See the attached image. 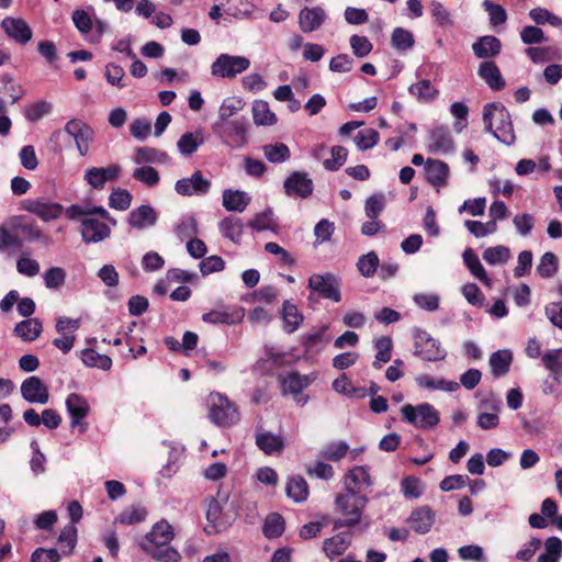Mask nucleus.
I'll list each match as a JSON object with an SVG mask.
<instances>
[{
  "instance_id": "nucleus-14",
  "label": "nucleus",
  "mask_w": 562,
  "mask_h": 562,
  "mask_svg": "<svg viewBox=\"0 0 562 562\" xmlns=\"http://www.w3.org/2000/svg\"><path fill=\"white\" fill-rule=\"evenodd\" d=\"M5 35L20 45H26L33 36V31L22 18L5 16L1 23Z\"/></svg>"
},
{
  "instance_id": "nucleus-55",
  "label": "nucleus",
  "mask_w": 562,
  "mask_h": 562,
  "mask_svg": "<svg viewBox=\"0 0 562 562\" xmlns=\"http://www.w3.org/2000/svg\"><path fill=\"white\" fill-rule=\"evenodd\" d=\"M380 266V259L375 251H369L359 257L357 268L364 278H372Z\"/></svg>"
},
{
  "instance_id": "nucleus-46",
  "label": "nucleus",
  "mask_w": 562,
  "mask_h": 562,
  "mask_svg": "<svg viewBox=\"0 0 562 562\" xmlns=\"http://www.w3.org/2000/svg\"><path fill=\"white\" fill-rule=\"evenodd\" d=\"M541 361L554 381L560 382L562 379V348L548 350L542 355Z\"/></svg>"
},
{
  "instance_id": "nucleus-54",
  "label": "nucleus",
  "mask_w": 562,
  "mask_h": 562,
  "mask_svg": "<svg viewBox=\"0 0 562 562\" xmlns=\"http://www.w3.org/2000/svg\"><path fill=\"white\" fill-rule=\"evenodd\" d=\"M391 43L396 50L405 52L414 47L415 38L411 31L395 27L391 35Z\"/></svg>"
},
{
  "instance_id": "nucleus-36",
  "label": "nucleus",
  "mask_w": 562,
  "mask_h": 562,
  "mask_svg": "<svg viewBox=\"0 0 562 562\" xmlns=\"http://www.w3.org/2000/svg\"><path fill=\"white\" fill-rule=\"evenodd\" d=\"M415 382L420 389H427L430 391L440 390L451 393L460 387V384L456 381H447L442 378H434L428 374L417 375L415 378Z\"/></svg>"
},
{
  "instance_id": "nucleus-53",
  "label": "nucleus",
  "mask_w": 562,
  "mask_h": 562,
  "mask_svg": "<svg viewBox=\"0 0 562 562\" xmlns=\"http://www.w3.org/2000/svg\"><path fill=\"white\" fill-rule=\"evenodd\" d=\"M392 339L389 336H382L374 342V348L376 350L375 359L372 366L375 369H381L382 363H386L391 360L392 357Z\"/></svg>"
},
{
  "instance_id": "nucleus-57",
  "label": "nucleus",
  "mask_w": 562,
  "mask_h": 562,
  "mask_svg": "<svg viewBox=\"0 0 562 562\" xmlns=\"http://www.w3.org/2000/svg\"><path fill=\"white\" fill-rule=\"evenodd\" d=\"M482 257L491 266L505 265L510 258V250L503 245L488 247L483 251Z\"/></svg>"
},
{
  "instance_id": "nucleus-34",
  "label": "nucleus",
  "mask_w": 562,
  "mask_h": 562,
  "mask_svg": "<svg viewBox=\"0 0 562 562\" xmlns=\"http://www.w3.org/2000/svg\"><path fill=\"white\" fill-rule=\"evenodd\" d=\"M280 314L283 321V330L288 334L294 333L304 319L297 306L290 300L283 302Z\"/></svg>"
},
{
  "instance_id": "nucleus-62",
  "label": "nucleus",
  "mask_w": 562,
  "mask_h": 562,
  "mask_svg": "<svg viewBox=\"0 0 562 562\" xmlns=\"http://www.w3.org/2000/svg\"><path fill=\"white\" fill-rule=\"evenodd\" d=\"M558 271V258L553 252H546L540 258L537 272L542 278H551Z\"/></svg>"
},
{
  "instance_id": "nucleus-45",
  "label": "nucleus",
  "mask_w": 562,
  "mask_h": 562,
  "mask_svg": "<svg viewBox=\"0 0 562 562\" xmlns=\"http://www.w3.org/2000/svg\"><path fill=\"white\" fill-rule=\"evenodd\" d=\"M408 92L423 103L432 102L439 94L438 89H436L428 79H423L411 85Z\"/></svg>"
},
{
  "instance_id": "nucleus-24",
  "label": "nucleus",
  "mask_w": 562,
  "mask_h": 562,
  "mask_svg": "<svg viewBox=\"0 0 562 562\" xmlns=\"http://www.w3.org/2000/svg\"><path fill=\"white\" fill-rule=\"evenodd\" d=\"M315 376L311 374H301L296 371H291L286 375L280 376L282 392L284 394L290 393L297 396L302 391L311 385Z\"/></svg>"
},
{
  "instance_id": "nucleus-8",
  "label": "nucleus",
  "mask_w": 562,
  "mask_h": 562,
  "mask_svg": "<svg viewBox=\"0 0 562 562\" xmlns=\"http://www.w3.org/2000/svg\"><path fill=\"white\" fill-rule=\"evenodd\" d=\"M250 66V60L244 56H233L221 54L211 66L213 76L221 78H234L246 71Z\"/></svg>"
},
{
  "instance_id": "nucleus-25",
  "label": "nucleus",
  "mask_w": 562,
  "mask_h": 562,
  "mask_svg": "<svg viewBox=\"0 0 562 562\" xmlns=\"http://www.w3.org/2000/svg\"><path fill=\"white\" fill-rule=\"evenodd\" d=\"M435 517V512L430 507L422 506L411 513L407 522L416 533L425 535L430 531Z\"/></svg>"
},
{
  "instance_id": "nucleus-30",
  "label": "nucleus",
  "mask_w": 562,
  "mask_h": 562,
  "mask_svg": "<svg viewBox=\"0 0 562 562\" xmlns=\"http://www.w3.org/2000/svg\"><path fill=\"white\" fill-rule=\"evenodd\" d=\"M173 528L165 519L156 522L151 530L146 533L142 543H150L153 546H167L173 539Z\"/></svg>"
},
{
  "instance_id": "nucleus-9",
  "label": "nucleus",
  "mask_w": 562,
  "mask_h": 562,
  "mask_svg": "<svg viewBox=\"0 0 562 562\" xmlns=\"http://www.w3.org/2000/svg\"><path fill=\"white\" fill-rule=\"evenodd\" d=\"M211 187V180L201 170H195L190 177L177 180L175 191L181 196H203L210 192Z\"/></svg>"
},
{
  "instance_id": "nucleus-11",
  "label": "nucleus",
  "mask_w": 562,
  "mask_h": 562,
  "mask_svg": "<svg viewBox=\"0 0 562 562\" xmlns=\"http://www.w3.org/2000/svg\"><path fill=\"white\" fill-rule=\"evenodd\" d=\"M65 404L70 416L71 428L78 427L81 434L86 432L88 423L85 419L90 412V405L87 398L78 393H70Z\"/></svg>"
},
{
  "instance_id": "nucleus-22",
  "label": "nucleus",
  "mask_w": 562,
  "mask_h": 562,
  "mask_svg": "<svg viewBox=\"0 0 562 562\" xmlns=\"http://www.w3.org/2000/svg\"><path fill=\"white\" fill-rule=\"evenodd\" d=\"M327 14L322 7H305L299 13V26L303 33L318 30L325 22Z\"/></svg>"
},
{
  "instance_id": "nucleus-60",
  "label": "nucleus",
  "mask_w": 562,
  "mask_h": 562,
  "mask_svg": "<svg viewBox=\"0 0 562 562\" xmlns=\"http://www.w3.org/2000/svg\"><path fill=\"white\" fill-rule=\"evenodd\" d=\"M284 519L279 514H271L266 518L262 531L267 538H278L284 532Z\"/></svg>"
},
{
  "instance_id": "nucleus-4",
  "label": "nucleus",
  "mask_w": 562,
  "mask_h": 562,
  "mask_svg": "<svg viewBox=\"0 0 562 562\" xmlns=\"http://www.w3.org/2000/svg\"><path fill=\"white\" fill-rule=\"evenodd\" d=\"M401 413L404 422L422 430L432 429L440 422L439 412L429 403L405 404Z\"/></svg>"
},
{
  "instance_id": "nucleus-40",
  "label": "nucleus",
  "mask_w": 562,
  "mask_h": 562,
  "mask_svg": "<svg viewBox=\"0 0 562 562\" xmlns=\"http://www.w3.org/2000/svg\"><path fill=\"white\" fill-rule=\"evenodd\" d=\"M42 330L43 325L38 318H27L18 323L14 327V334L24 341L35 340Z\"/></svg>"
},
{
  "instance_id": "nucleus-64",
  "label": "nucleus",
  "mask_w": 562,
  "mask_h": 562,
  "mask_svg": "<svg viewBox=\"0 0 562 562\" xmlns=\"http://www.w3.org/2000/svg\"><path fill=\"white\" fill-rule=\"evenodd\" d=\"M379 138V133L375 130L364 128L357 133L353 140L360 150H367L374 147Z\"/></svg>"
},
{
  "instance_id": "nucleus-51",
  "label": "nucleus",
  "mask_w": 562,
  "mask_h": 562,
  "mask_svg": "<svg viewBox=\"0 0 562 562\" xmlns=\"http://www.w3.org/2000/svg\"><path fill=\"white\" fill-rule=\"evenodd\" d=\"M252 116L256 125H273L277 122L276 114L270 110L268 102L263 100L255 101L252 105Z\"/></svg>"
},
{
  "instance_id": "nucleus-3",
  "label": "nucleus",
  "mask_w": 562,
  "mask_h": 562,
  "mask_svg": "<svg viewBox=\"0 0 562 562\" xmlns=\"http://www.w3.org/2000/svg\"><path fill=\"white\" fill-rule=\"evenodd\" d=\"M307 288L308 302H316L315 295L335 303L341 301V279L331 272L313 273L308 278Z\"/></svg>"
},
{
  "instance_id": "nucleus-20",
  "label": "nucleus",
  "mask_w": 562,
  "mask_h": 562,
  "mask_svg": "<svg viewBox=\"0 0 562 562\" xmlns=\"http://www.w3.org/2000/svg\"><path fill=\"white\" fill-rule=\"evenodd\" d=\"M255 442L259 450L267 456L278 454L284 450V439L279 434L258 427L255 432Z\"/></svg>"
},
{
  "instance_id": "nucleus-43",
  "label": "nucleus",
  "mask_w": 562,
  "mask_h": 562,
  "mask_svg": "<svg viewBox=\"0 0 562 562\" xmlns=\"http://www.w3.org/2000/svg\"><path fill=\"white\" fill-rule=\"evenodd\" d=\"M285 492L288 497L292 498L295 503H302L307 499L308 484L301 475H293L289 477Z\"/></svg>"
},
{
  "instance_id": "nucleus-27",
  "label": "nucleus",
  "mask_w": 562,
  "mask_h": 562,
  "mask_svg": "<svg viewBox=\"0 0 562 562\" xmlns=\"http://www.w3.org/2000/svg\"><path fill=\"white\" fill-rule=\"evenodd\" d=\"M156 222L157 213L154 207L148 204L132 210L127 218L128 225L138 231L154 226Z\"/></svg>"
},
{
  "instance_id": "nucleus-10",
  "label": "nucleus",
  "mask_w": 562,
  "mask_h": 562,
  "mask_svg": "<svg viewBox=\"0 0 562 562\" xmlns=\"http://www.w3.org/2000/svg\"><path fill=\"white\" fill-rule=\"evenodd\" d=\"M78 221L81 239L87 245L101 243L111 235L110 226L98 217L81 216Z\"/></svg>"
},
{
  "instance_id": "nucleus-28",
  "label": "nucleus",
  "mask_w": 562,
  "mask_h": 562,
  "mask_svg": "<svg viewBox=\"0 0 562 562\" xmlns=\"http://www.w3.org/2000/svg\"><path fill=\"white\" fill-rule=\"evenodd\" d=\"M472 50L476 58H494L501 54L502 43L493 35H484L472 44Z\"/></svg>"
},
{
  "instance_id": "nucleus-61",
  "label": "nucleus",
  "mask_w": 562,
  "mask_h": 562,
  "mask_svg": "<svg viewBox=\"0 0 562 562\" xmlns=\"http://www.w3.org/2000/svg\"><path fill=\"white\" fill-rule=\"evenodd\" d=\"M348 150L342 146H334L330 149V158L323 161V166L328 171H337L347 160Z\"/></svg>"
},
{
  "instance_id": "nucleus-7",
  "label": "nucleus",
  "mask_w": 562,
  "mask_h": 562,
  "mask_svg": "<svg viewBox=\"0 0 562 562\" xmlns=\"http://www.w3.org/2000/svg\"><path fill=\"white\" fill-rule=\"evenodd\" d=\"M414 337V355L425 361H441L447 357V351L439 340L432 338L426 330L416 328Z\"/></svg>"
},
{
  "instance_id": "nucleus-56",
  "label": "nucleus",
  "mask_w": 562,
  "mask_h": 562,
  "mask_svg": "<svg viewBox=\"0 0 562 562\" xmlns=\"http://www.w3.org/2000/svg\"><path fill=\"white\" fill-rule=\"evenodd\" d=\"M386 206V198L383 192H375L367 198L364 202V213L368 218L380 216Z\"/></svg>"
},
{
  "instance_id": "nucleus-33",
  "label": "nucleus",
  "mask_w": 562,
  "mask_h": 562,
  "mask_svg": "<svg viewBox=\"0 0 562 562\" xmlns=\"http://www.w3.org/2000/svg\"><path fill=\"white\" fill-rule=\"evenodd\" d=\"M429 140L428 149L431 153H448L453 148V139L445 126L431 130Z\"/></svg>"
},
{
  "instance_id": "nucleus-38",
  "label": "nucleus",
  "mask_w": 562,
  "mask_h": 562,
  "mask_svg": "<svg viewBox=\"0 0 562 562\" xmlns=\"http://www.w3.org/2000/svg\"><path fill=\"white\" fill-rule=\"evenodd\" d=\"M250 203V198L240 190L226 189L223 191V206L229 212H243Z\"/></svg>"
},
{
  "instance_id": "nucleus-39",
  "label": "nucleus",
  "mask_w": 562,
  "mask_h": 562,
  "mask_svg": "<svg viewBox=\"0 0 562 562\" xmlns=\"http://www.w3.org/2000/svg\"><path fill=\"white\" fill-rule=\"evenodd\" d=\"M22 239L13 227L0 225V252L14 254L22 247Z\"/></svg>"
},
{
  "instance_id": "nucleus-47",
  "label": "nucleus",
  "mask_w": 562,
  "mask_h": 562,
  "mask_svg": "<svg viewBox=\"0 0 562 562\" xmlns=\"http://www.w3.org/2000/svg\"><path fill=\"white\" fill-rule=\"evenodd\" d=\"M94 8L76 9L72 12L71 20L74 25L81 34H88L93 29Z\"/></svg>"
},
{
  "instance_id": "nucleus-35",
  "label": "nucleus",
  "mask_w": 562,
  "mask_h": 562,
  "mask_svg": "<svg viewBox=\"0 0 562 562\" xmlns=\"http://www.w3.org/2000/svg\"><path fill=\"white\" fill-rule=\"evenodd\" d=\"M142 549L158 562H180L181 554L177 549L170 546H153L150 543H140Z\"/></svg>"
},
{
  "instance_id": "nucleus-29",
  "label": "nucleus",
  "mask_w": 562,
  "mask_h": 562,
  "mask_svg": "<svg viewBox=\"0 0 562 562\" xmlns=\"http://www.w3.org/2000/svg\"><path fill=\"white\" fill-rule=\"evenodd\" d=\"M449 171V166L441 160L428 158L425 162L426 179L434 187L447 186Z\"/></svg>"
},
{
  "instance_id": "nucleus-16",
  "label": "nucleus",
  "mask_w": 562,
  "mask_h": 562,
  "mask_svg": "<svg viewBox=\"0 0 562 562\" xmlns=\"http://www.w3.org/2000/svg\"><path fill=\"white\" fill-rule=\"evenodd\" d=\"M23 210L37 215L44 222L57 220L61 216L64 207L57 202L44 199H29L23 202Z\"/></svg>"
},
{
  "instance_id": "nucleus-13",
  "label": "nucleus",
  "mask_w": 562,
  "mask_h": 562,
  "mask_svg": "<svg viewBox=\"0 0 562 562\" xmlns=\"http://www.w3.org/2000/svg\"><path fill=\"white\" fill-rule=\"evenodd\" d=\"M122 168L116 165L108 167H91L85 171L83 179L94 190H103L108 181H115L121 175Z\"/></svg>"
},
{
  "instance_id": "nucleus-48",
  "label": "nucleus",
  "mask_w": 562,
  "mask_h": 562,
  "mask_svg": "<svg viewBox=\"0 0 562 562\" xmlns=\"http://www.w3.org/2000/svg\"><path fill=\"white\" fill-rule=\"evenodd\" d=\"M60 555H70L77 544V528L74 524L66 525L61 530L57 539Z\"/></svg>"
},
{
  "instance_id": "nucleus-31",
  "label": "nucleus",
  "mask_w": 562,
  "mask_h": 562,
  "mask_svg": "<svg viewBox=\"0 0 562 562\" xmlns=\"http://www.w3.org/2000/svg\"><path fill=\"white\" fill-rule=\"evenodd\" d=\"M513 359V352L509 349L494 351L488 359L493 376L496 379L505 376L510 370Z\"/></svg>"
},
{
  "instance_id": "nucleus-23",
  "label": "nucleus",
  "mask_w": 562,
  "mask_h": 562,
  "mask_svg": "<svg viewBox=\"0 0 562 562\" xmlns=\"http://www.w3.org/2000/svg\"><path fill=\"white\" fill-rule=\"evenodd\" d=\"M477 76L492 89L493 91H501L505 88L506 81L493 60H484L479 65Z\"/></svg>"
},
{
  "instance_id": "nucleus-2",
  "label": "nucleus",
  "mask_w": 562,
  "mask_h": 562,
  "mask_svg": "<svg viewBox=\"0 0 562 562\" xmlns=\"http://www.w3.org/2000/svg\"><path fill=\"white\" fill-rule=\"evenodd\" d=\"M369 499L366 495H359L353 492H344L336 496L335 504L344 518L335 519L333 529L352 528L361 521L363 509Z\"/></svg>"
},
{
  "instance_id": "nucleus-18",
  "label": "nucleus",
  "mask_w": 562,
  "mask_h": 562,
  "mask_svg": "<svg viewBox=\"0 0 562 562\" xmlns=\"http://www.w3.org/2000/svg\"><path fill=\"white\" fill-rule=\"evenodd\" d=\"M206 520L207 525L204 530L209 535L222 532L232 524L231 517L223 513L221 504L215 498H212L207 505Z\"/></svg>"
},
{
  "instance_id": "nucleus-42",
  "label": "nucleus",
  "mask_w": 562,
  "mask_h": 562,
  "mask_svg": "<svg viewBox=\"0 0 562 562\" xmlns=\"http://www.w3.org/2000/svg\"><path fill=\"white\" fill-rule=\"evenodd\" d=\"M204 144V136L201 131L187 132L177 142L178 150L183 156H191Z\"/></svg>"
},
{
  "instance_id": "nucleus-63",
  "label": "nucleus",
  "mask_w": 562,
  "mask_h": 562,
  "mask_svg": "<svg viewBox=\"0 0 562 562\" xmlns=\"http://www.w3.org/2000/svg\"><path fill=\"white\" fill-rule=\"evenodd\" d=\"M43 279L47 289L56 290L64 285L66 271L60 267H52L44 272Z\"/></svg>"
},
{
  "instance_id": "nucleus-44",
  "label": "nucleus",
  "mask_w": 562,
  "mask_h": 562,
  "mask_svg": "<svg viewBox=\"0 0 562 562\" xmlns=\"http://www.w3.org/2000/svg\"><path fill=\"white\" fill-rule=\"evenodd\" d=\"M133 160L136 165L166 164L169 161V156L156 148L139 147L136 149Z\"/></svg>"
},
{
  "instance_id": "nucleus-32",
  "label": "nucleus",
  "mask_w": 562,
  "mask_h": 562,
  "mask_svg": "<svg viewBox=\"0 0 562 562\" xmlns=\"http://www.w3.org/2000/svg\"><path fill=\"white\" fill-rule=\"evenodd\" d=\"M351 543L350 532H339L324 540L323 551L329 560L342 555Z\"/></svg>"
},
{
  "instance_id": "nucleus-50",
  "label": "nucleus",
  "mask_w": 562,
  "mask_h": 562,
  "mask_svg": "<svg viewBox=\"0 0 562 562\" xmlns=\"http://www.w3.org/2000/svg\"><path fill=\"white\" fill-rule=\"evenodd\" d=\"M82 362L90 368H99L108 371L112 367V359L106 355H101L94 349L87 348L81 351Z\"/></svg>"
},
{
  "instance_id": "nucleus-58",
  "label": "nucleus",
  "mask_w": 562,
  "mask_h": 562,
  "mask_svg": "<svg viewBox=\"0 0 562 562\" xmlns=\"http://www.w3.org/2000/svg\"><path fill=\"white\" fill-rule=\"evenodd\" d=\"M263 154L266 158L272 164H280L290 158V149L283 143L265 145Z\"/></svg>"
},
{
  "instance_id": "nucleus-15",
  "label": "nucleus",
  "mask_w": 562,
  "mask_h": 562,
  "mask_svg": "<svg viewBox=\"0 0 562 562\" xmlns=\"http://www.w3.org/2000/svg\"><path fill=\"white\" fill-rule=\"evenodd\" d=\"M284 192L289 196L307 199L314 190L313 180L306 172L293 171L283 183Z\"/></svg>"
},
{
  "instance_id": "nucleus-49",
  "label": "nucleus",
  "mask_w": 562,
  "mask_h": 562,
  "mask_svg": "<svg viewBox=\"0 0 562 562\" xmlns=\"http://www.w3.org/2000/svg\"><path fill=\"white\" fill-rule=\"evenodd\" d=\"M349 445L344 440L330 441L324 446L321 457L331 462H339L349 452Z\"/></svg>"
},
{
  "instance_id": "nucleus-6",
  "label": "nucleus",
  "mask_w": 562,
  "mask_h": 562,
  "mask_svg": "<svg viewBox=\"0 0 562 562\" xmlns=\"http://www.w3.org/2000/svg\"><path fill=\"white\" fill-rule=\"evenodd\" d=\"M209 417L220 427H231L239 420V412L236 405L220 393L209 396Z\"/></svg>"
},
{
  "instance_id": "nucleus-21",
  "label": "nucleus",
  "mask_w": 562,
  "mask_h": 562,
  "mask_svg": "<svg viewBox=\"0 0 562 562\" xmlns=\"http://www.w3.org/2000/svg\"><path fill=\"white\" fill-rule=\"evenodd\" d=\"M344 485L346 492L362 495L363 490L372 485L368 469L361 465H356L350 469L344 476Z\"/></svg>"
},
{
  "instance_id": "nucleus-26",
  "label": "nucleus",
  "mask_w": 562,
  "mask_h": 562,
  "mask_svg": "<svg viewBox=\"0 0 562 562\" xmlns=\"http://www.w3.org/2000/svg\"><path fill=\"white\" fill-rule=\"evenodd\" d=\"M65 214L69 220H79L81 216H99L100 221L103 220L110 222L113 226L116 225V221L101 205L83 206L79 204H71L65 210Z\"/></svg>"
},
{
  "instance_id": "nucleus-1",
  "label": "nucleus",
  "mask_w": 562,
  "mask_h": 562,
  "mask_svg": "<svg viewBox=\"0 0 562 562\" xmlns=\"http://www.w3.org/2000/svg\"><path fill=\"white\" fill-rule=\"evenodd\" d=\"M484 131L491 133L498 142L510 146L516 140L509 111L502 102H490L483 106Z\"/></svg>"
},
{
  "instance_id": "nucleus-52",
  "label": "nucleus",
  "mask_w": 562,
  "mask_h": 562,
  "mask_svg": "<svg viewBox=\"0 0 562 562\" xmlns=\"http://www.w3.org/2000/svg\"><path fill=\"white\" fill-rule=\"evenodd\" d=\"M146 517L147 510L145 507L140 505H133L123 509L115 518V522L130 526L144 521Z\"/></svg>"
},
{
  "instance_id": "nucleus-5",
  "label": "nucleus",
  "mask_w": 562,
  "mask_h": 562,
  "mask_svg": "<svg viewBox=\"0 0 562 562\" xmlns=\"http://www.w3.org/2000/svg\"><path fill=\"white\" fill-rule=\"evenodd\" d=\"M212 131L222 140L223 144L231 147L232 149L241 148L248 142L247 124L245 121L217 120L213 123Z\"/></svg>"
},
{
  "instance_id": "nucleus-37",
  "label": "nucleus",
  "mask_w": 562,
  "mask_h": 562,
  "mask_svg": "<svg viewBox=\"0 0 562 562\" xmlns=\"http://www.w3.org/2000/svg\"><path fill=\"white\" fill-rule=\"evenodd\" d=\"M218 229L223 237L239 244L244 233V223L239 217L227 216L218 223Z\"/></svg>"
},
{
  "instance_id": "nucleus-12",
  "label": "nucleus",
  "mask_w": 562,
  "mask_h": 562,
  "mask_svg": "<svg viewBox=\"0 0 562 562\" xmlns=\"http://www.w3.org/2000/svg\"><path fill=\"white\" fill-rule=\"evenodd\" d=\"M64 132L74 138L80 156H86L94 137L93 128L79 119H72L65 124Z\"/></svg>"
},
{
  "instance_id": "nucleus-41",
  "label": "nucleus",
  "mask_w": 562,
  "mask_h": 562,
  "mask_svg": "<svg viewBox=\"0 0 562 562\" xmlns=\"http://www.w3.org/2000/svg\"><path fill=\"white\" fill-rule=\"evenodd\" d=\"M462 258L465 267L476 279H479L485 285L491 284V279L488 278L484 267L482 266L473 249L467 248L462 254Z\"/></svg>"
},
{
  "instance_id": "nucleus-17",
  "label": "nucleus",
  "mask_w": 562,
  "mask_h": 562,
  "mask_svg": "<svg viewBox=\"0 0 562 562\" xmlns=\"http://www.w3.org/2000/svg\"><path fill=\"white\" fill-rule=\"evenodd\" d=\"M245 317V308L241 306H224L221 310H212L202 315V321L213 325H235Z\"/></svg>"
},
{
  "instance_id": "nucleus-59",
  "label": "nucleus",
  "mask_w": 562,
  "mask_h": 562,
  "mask_svg": "<svg viewBox=\"0 0 562 562\" xmlns=\"http://www.w3.org/2000/svg\"><path fill=\"white\" fill-rule=\"evenodd\" d=\"M132 177L149 188L156 187L160 181L159 172L150 166L136 168Z\"/></svg>"
},
{
  "instance_id": "nucleus-19",
  "label": "nucleus",
  "mask_w": 562,
  "mask_h": 562,
  "mask_svg": "<svg viewBox=\"0 0 562 562\" xmlns=\"http://www.w3.org/2000/svg\"><path fill=\"white\" fill-rule=\"evenodd\" d=\"M21 394L29 403L46 404L49 400L47 386L36 375L29 376L22 382Z\"/></svg>"
}]
</instances>
